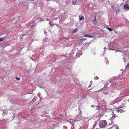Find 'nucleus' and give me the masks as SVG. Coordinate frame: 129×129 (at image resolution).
Wrapping results in <instances>:
<instances>
[{
    "label": "nucleus",
    "instance_id": "obj_1",
    "mask_svg": "<svg viewBox=\"0 0 129 129\" xmlns=\"http://www.w3.org/2000/svg\"><path fill=\"white\" fill-rule=\"evenodd\" d=\"M100 121L99 126L101 128L104 127L106 125L107 122L105 120H103Z\"/></svg>",
    "mask_w": 129,
    "mask_h": 129
},
{
    "label": "nucleus",
    "instance_id": "obj_2",
    "mask_svg": "<svg viewBox=\"0 0 129 129\" xmlns=\"http://www.w3.org/2000/svg\"><path fill=\"white\" fill-rule=\"evenodd\" d=\"M77 5H80L84 2V0H76Z\"/></svg>",
    "mask_w": 129,
    "mask_h": 129
},
{
    "label": "nucleus",
    "instance_id": "obj_3",
    "mask_svg": "<svg viewBox=\"0 0 129 129\" xmlns=\"http://www.w3.org/2000/svg\"><path fill=\"white\" fill-rule=\"evenodd\" d=\"M123 8L126 10H129V7L127 5L125 4L124 5Z\"/></svg>",
    "mask_w": 129,
    "mask_h": 129
},
{
    "label": "nucleus",
    "instance_id": "obj_4",
    "mask_svg": "<svg viewBox=\"0 0 129 129\" xmlns=\"http://www.w3.org/2000/svg\"><path fill=\"white\" fill-rule=\"evenodd\" d=\"M112 117H111L110 118V120H112L116 117V116H115V114L114 113V112H113L112 113Z\"/></svg>",
    "mask_w": 129,
    "mask_h": 129
},
{
    "label": "nucleus",
    "instance_id": "obj_5",
    "mask_svg": "<svg viewBox=\"0 0 129 129\" xmlns=\"http://www.w3.org/2000/svg\"><path fill=\"white\" fill-rule=\"evenodd\" d=\"M115 110L116 112H117L118 113L120 112L121 113L123 112H124L125 111H123V110L122 109H120L117 110V109H116Z\"/></svg>",
    "mask_w": 129,
    "mask_h": 129
},
{
    "label": "nucleus",
    "instance_id": "obj_6",
    "mask_svg": "<svg viewBox=\"0 0 129 129\" xmlns=\"http://www.w3.org/2000/svg\"><path fill=\"white\" fill-rule=\"evenodd\" d=\"M85 37H86L93 38V36H90L89 34H86L85 35Z\"/></svg>",
    "mask_w": 129,
    "mask_h": 129
},
{
    "label": "nucleus",
    "instance_id": "obj_7",
    "mask_svg": "<svg viewBox=\"0 0 129 129\" xmlns=\"http://www.w3.org/2000/svg\"><path fill=\"white\" fill-rule=\"evenodd\" d=\"M118 99H116L114 100L112 102V103L115 104V103H117L118 101Z\"/></svg>",
    "mask_w": 129,
    "mask_h": 129
},
{
    "label": "nucleus",
    "instance_id": "obj_8",
    "mask_svg": "<svg viewBox=\"0 0 129 129\" xmlns=\"http://www.w3.org/2000/svg\"><path fill=\"white\" fill-rule=\"evenodd\" d=\"M72 4L73 5H77L76 0H73L72 1Z\"/></svg>",
    "mask_w": 129,
    "mask_h": 129
},
{
    "label": "nucleus",
    "instance_id": "obj_9",
    "mask_svg": "<svg viewBox=\"0 0 129 129\" xmlns=\"http://www.w3.org/2000/svg\"><path fill=\"white\" fill-rule=\"evenodd\" d=\"M96 18L95 17L93 19V23L95 25L96 24Z\"/></svg>",
    "mask_w": 129,
    "mask_h": 129
},
{
    "label": "nucleus",
    "instance_id": "obj_10",
    "mask_svg": "<svg viewBox=\"0 0 129 129\" xmlns=\"http://www.w3.org/2000/svg\"><path fill=\"white\" fill-rule=\"evenodd\" d=\"M77 30H78V29H75L73 31L72 33H76V32H77Z\"/></svg>",
    "mask_w": 129,
    "mask_h": 129
},
{
    "label": "nucleus",
    "instance_id": "obj_11",
    "mask_svg": "<svg viewBox=\"0 0 129 129\" xmlns=\"http://www.w3.org/2000/svg\"><path fill=\"white\" fill-rule=\"evenodd\" d=\"M4 40V38L2 37L0 38V42L3 41Z\"/></svg>",
    "mask_w": 129,
    "mask_h": 129
},
{
    "label": "nucleus",
    "instance_id": "obj_12",
    "mask_svg": "<svg viewBox=\"0 0 129 129\" xmlns=\"http://www.w3.org/2000/svg\"><path fill=\"white\" fill-rule=\"evenodd\" d=\"M79 18H80L79 19L80 20H82L84 19V18L83 16H82L81 17H79Z\"/></svg>",
    "mask_w": 129,
    "mask_h": 129
},
{
    "label": "nucleus",
    "instance_id": "obj_13",
    "mask_svg": "<svg viewBox=\"0 0 129 129\" xmlns=\"http://www.w3.org/2000/svg\"><path fill=\"white\" fill-rule=\"evenodd\" d=\"M107 29L109 31H112L113 30L111 28H107Z\"/></svg>",
    "mask_w": 129,
    "mask_h": 129
},
{
    "label": "nucleus",
    "instance_id": "obj_14",
    "mask_svg": "<svg viewBox=\"0 0 129 129\" xmlns=\"http://www.w3.org/2000/svg\"><path fill=\"white\" fill-rule=\"evenodd\" d=\"M81 40L82 41H84L86 40V39L83 38V39H81Z\"/></svg>",
    "mask_w": 129,
    "mask_h": 129
},
{
    "label": "nucleus",
    "instance_id": "obj_15",
    "mask_svg": "<svg viewBox=\"0 0 129 129\" xmlns=\"http://www.w3.org/2000/svg\"><path fill=\"white\" fill-rule=\"evenodd\" d=\"M94 79L95 80H98L99 78L97 77H95L94 78Z\"/></svg>",
    "mask_w": 129,
    "mask_h": 129
},
{
    "label": "nucleus",
    "instance_id": "obj_16",
    "mask_svg": "<svg viewBox=\"0 0 129 129\" xmlns=\"http://www.w3.org/2000/svg\"><path fill=\"white\" fill-rule=\"evenodd\" d=\"M129 68V63L127 64L126 66V68Z\"/></svg>",
    "mask_w": 129,
    "mask_h": 129
},
{
    "label": "nucleus",
    "instance_id": "obj_17",
    "mask_svg": "<svg viewBox=\"0 0 129 129\" xmlns=\"http://www.w3.org/2000/svg\"><path fill=\"white\" fill-rule=\"evenodd\" d=\"M123 106L122 105H120V106H119V107H118V108H121L122 107H123Z\"/></svg>",
    "mask_w": 129,
    "mask_h": 129
},
{
    "label": "nucleus",
    "instance_id": "obj_18",
    "mask_svg": "<svg viewBox=\"0 0 129 129\" xmlns=\"http://www.w3.org/2000/svg\"><path fill=\"white\" fill-rule=\"evenodd\" d=\"M49 21V24L50 25V26H52V25L51 24V23L50 22V21Z\"/></svg>",
    "mask_w": 129,
    "mask_h": 129
},
{
    "label": "nucleus",
    "instance_id": "obj_19",
    "mask_svg": "<svg viewBox=\"0 0 129 129\" xmlns=\"http://www.w3.org/2000/svg\"><path fill=\"white\" fill-rule=\"evenodd\" d=\"M91 107H92L94 108L95 107V105H91Z\"/></svg>",
    "mask_w": 129,
    "mask_h": 129
},
{
    "label": "nucleus",
    "instance_id": "obj_20",
    "mask_svg": "<svg viewBox=\"0 0 129 129\" xmlns=\"http://www.w3.org/2000/svg\"><path fill=\"white\" fill-rule=\"evenodd\" d=\"M16 79L17 80H19L20 79V78H19L16 77Z\"/></svg>",
    "mask_w": 129,
    "mask_h": 129
},
{
    "label": "nucleus",
    "instance_id": "obj_21",
    "mask_svg": "<svg viewBox=\"0 0 129 129\" xmlns=\"http://www.w3.org/2000/svg\"><path fill=\"white\" fill-rule=\"evenodd\" d=\"M99 1L100 2H101L102 1V0H99Z\"/></svg>",
    "mask_w": 129,
    "mask_h": 129
},
{
    "label": "nucleus",
    "instance_id": "obj_22",
    "mask_svg": "<svg viewBox=\"0 0 129 129\" xmlns=\"http://www.w3.org/2000/svg\"><path fill=\"white\" fill-rule=\"evenodd\" d=\"M46 33H47V32H46V31H45V32H44V34H46Z\"/></svg>",
    "mask_w": 129,
    "mask_h": 129
},
{
    "label": "nucleus",
    "instance_id": "obj_23",
    "mask_svg": "<svg viewBox=\"0 0 129 129\" xmlns=\"http://www.w3.org/2000/svg\"><path fill=\"white\" fill-rule=\"evenodd\" d=\"M46 20L47 21H49V19L47 18L46 19Z\"/></svg>",
    "mask_w": 129,
    "mask_h": 129
},
{
    "label": "nucleus",
    "instance_id": "obj_24",
    "mask_svg": "<svg viewBox=\"0 0 129 129\" xmlns=\"http://www.w3.org/2000/svg\"><path fill=\"white\" fill-rule=\"evenodd\" d=\"M91 84H90V85H89V87H90L91 86Z\"/></svg>",
    "mask_w": 129,
    "mask_h": 129
},
{
    "label": "nucleus",
    "instance_id": "obj_25",
    "mask_svg": "<svg viewBox=\"0 0 129 129\" xmlns=\"http://www.w3.org/2000/svg\"><path fill=\"white\" fill-rule=\"evenodd\" d=\"M86 45L85 44H84V45Z\"/></svg>",
    "mask_w": 129,
    "mask_h": 129
},
{
    "label": "nucleus",
    "instance_id": "obj_26",
    "mask_svg": "<svg viewBox=\"0 0 129 129\" xmlns=\"http://www.w3.org/2000/svg\"><path fill=\"white\" fill-rule=\"evenodd\" d=\"M25 35H23V36H24Z\"/></svg>",
    "mask_w": 129,
    "mask_h": 129
},
{
    "label": "nucleus",
    "instance_id": "obj_27",
    "mask_svg": "<svg viewBox=\"0 0 129 129\" xmlns=\"http://www.w3.org/2000/svg\"><path fill=\"white\" fill-rule=\"evenodd\" d=\"M98 107V106H96V107Z\"/></svg>",
    "mask_w": 129,
    "mask_h": 129
},
{
    "label": "nucleus",
    "instance_id": "obj_28",
    "mask_svg": "<svg viewBox=\"0 0 129 129\" xmlns=\"http://www.w3.org/2000/svg\"><path fill=\"white\" fill-rule=\"evenodd\" d=\"M105 48H106V47H105V48H104V49H105Z\"/></svg>",
    "mask_w": 129,
    "mask_h": 129
},
{
    "label": "nucleus",
    "instance_id": "obj_29",
    "mask_svg": "<svg viewBox=\"0 0 129 129\" xmlns=\"http://www.w3.org/2000/svg\"><path fill=\"white\" fill-rule=\"evenodd\" d=\"M32 60H34V59H32Z\"/></svg>",
    "mask_w": 129,
    "mask_h": 129
},
{
    "label": "nucleus",
    "instance_id": "obj_30",
    "mask_svg": "<svg viewBox=\"0 0 129 129\" xmlns=\"http://www.w3.org/2000/svg\"><path fill=\"white\" fill-rule=\"evenodd\" d=\"M41 20H43V19H41Z\"/></svg>",
    "mask_w": 129,
    "mask_h": 129
},
{
    "label": "nucleus",
    "instance_id": "obj_31",
    "mask_svg": "<svg viewBox=\"0 0 129 129\" xmlns=\"http://www.w3.org/2000/svg\"><path fill=\"white\" fill-rule=\"evenodd\" d=\"M80 115H81H81H79V116H80Z\"/></svg>",
    "mask_w": 129,
    "mask_h": 129
},
{
    "label": "nucleus",
    "instance_id": "obj_32",
    "mask_svg": "<svg viewBox=\"0 0 129 129\" xmlns=\"http://www.w3.org/2000/svg\"><path fill=\"white\" fill-rule=\"evenodd\" d=\"M128 101H129V99L128 100Z\"/></svg>",
    "mask_w": 129,
    "mask_h": 129
}]
</instances>
